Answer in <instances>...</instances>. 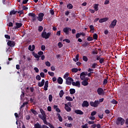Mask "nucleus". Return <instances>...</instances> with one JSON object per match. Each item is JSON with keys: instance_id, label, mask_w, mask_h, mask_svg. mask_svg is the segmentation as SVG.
<instances>
[{"instance_id": "64", "label": "nucleus", "mask_w": 128, "mask_h": 128, "mask_svg": "<svg viewBox=\"0 0 128 128\" xmlns=\"http://www.w3.org/2000/svg\"><path fill=\"white\" fill-rule=\"evenodd\" d=\"M82 128H88V124H85L84 125L82 126Z\"/></svg>"}, {"instance_id": "58", "label": "nucleus", "mask_w": 128, "mask_h": 128, "mask_svg": "<svg viewBox=\"0 0 128 128\" xmlns=\"http://www.w3.org/2000/svg\"><path fill=\"white\" fill-rule=\"evenodd\" d=\"M90 30H94V25H90Z\"/></svg>"}, {"instance_id": "38", "label": "nucleus", "mask_w": 128, "mask_h": 128, "mask_svg": "<svg viewBox=\"0 0 128 128\" xmlns=\"http://www.w3.org/2000/svg\"><path fill=\"white\" fill-rule=\"evenodd\" d=\"M16 12H18V11H15L14 10H12L10 12V15L12 16V14H16Z\"/></svg>"}, {"instance_id": "30", "label": "nucleus", "mask_w": 128, "mask_h": 128, "mask_svg": "<svg viewBox=\"0 0 128 128\" xmlns=\"http://www.w3.org/2000/svg\"><path fill=\"white\" fill-rule=\"evenodd\" d=\"M70 76V73L68 72H66L64 76V80H66L68 78V76Z\"/></svg>"}, {"instance_id": "1", "label": "nucleus", "mask_w": 128, "mask_h": 128, "mask_svg": "<svg viewBox=\"0 0 128 128\" xmlns=\"http://www.w3.org/2000/svg\"><path fill=\"white\" fill-rule=\"evenodd\" d=\"M52 34V32H48L46 33V30H44L41 34V36L43 38H45V40H48V38H50V35Z\"/></svg>"}, {"instance_id": "49", "label": "nucleus", "mask_w": 128, "mask_h": 128, "mask_svg": "<svg viewBox=\"0 0 128 128\" xmlns=\"http://www.w3.org/2000/svg\"><path fill=\"white\" fill-rule=\"evenodd\" d=\"M96 112L93 111L91 112L90 116H96Z\"/></svg>"}, {"instance_id": "56", "label": "nucleus", "mask_w": 128, "mask_h": 128, "mask_svg": "<svg viewBox=\"0 0 128 128\" xmlns=\"http://www.w3.org/2000/svg\"><path fill=\"white\" fill-rule=\"evenodd\" d=\"M41 50H42L43 52L44 51V50H46V46L44 45H42L41 46Z\"/></svg>"}, {"instance_id": "28", "label": "nucleus", "mask_w": 128, "mask_h": 128, "mask_svg": "<svg viewBox=\"0 0 128 128\" xmlns=\"http://www.w3.org/2000/svg\"><path fill=\"white\" fill-rule=\"evenodd\" d=\"M66 100H68V102H72L73 100L72 98L68 96H66Z\"/></svg>"}, {"instance_id": "3", "label": "nucleus", "mask_w": 128, "mask_h": 128, "mask_svg": "<svg viewBox=\"0 0 128 128\" xmlns=\"http://www.w3.org/2000/svg\"><path fill=\"white\" fill-rule=\"evenodd\" d=\"M40 112L42 114V116H39V118H41L42 120H46V112L42 110V108L40 109Z\"/></svg>"}, {"instance_id": "2", "label": "nucleus", "mask_w": 128, "mask_h": 128, "mask_svg": "<svg viewBox=\"0 0 128 128\" xmlns=\"http://www.w3.org/2000/svg\"><path fill=\"white\" fill-rule=\"evenodd\" d=\"M28 16H30L32 18L31 22H34L36 20V19L38 18V16H36V14H34V12H30L28 14Z\"/></svg>"}, {"instance_id": "61", "label": "nucleus", "mask_w": 128, "mask_h": 128, "mask_svg": "<svg viewBox=\"0 0 128 128\" xmlns=\"http://www.w3.org/2000/svg\"><path fill=\"white\" fill-rule=\"evenodd\" d=\"M34 70H35L36 72H40V70H38V68L35 67L34 68Z\"/></svg>"}, {"instance_id": "42", "label": "nucleus", "mask_w": 128, "mask_h": 128, "mask_svg": "<svg viewBox=\"0 0 128 128\" xmlns=\"http://www.w3.org/2000/svg\"><path fill=\"white\" fill-rule=\"evenodd\" d=\"M99 62L101 64H104V58H101L99 60Z\"/></svg>"}, {"instance_id": "14", "label": "nucleus", "mask_w": 128, "mask_h": 128, "mask_svg": "<svg viewBox=\"0 0 128 128\" xmlns=\"http://www.w3.org/2000/svg\"><path fill=\"white\" fill-rule=\"evenodd\" d=\"M80 78L82 80H84V79L86 78V72H82L80 74Z\"/></svg>"}, {"instance_id": "9", "label": "nucleus", "mask_w": 128, "mask_h": 128, "mask_svg": "<svg viewBox=\"0 0 128 128\" xmlns=\"http://www.w3.org/2000/svg\"><path fill=\"white\" fill-rule=\"evenodd\" d=\"M66 80V84L68 86H70L72 84V82H74V79L70 77H68Z\"/></svg>"}, {"instance_id": "40", "label": "nucleus", "mask_w": 128, "mask_h": 128, "mask_svg": "<svg viewBox=\"0 0 128 128\" xmlns=\"http://www.w3.org/2000/svg\"><path fill=\"white\" fill-rule=\"evenodd\" d=\"M48 100L50 102H52V94H50L48 96Z\"/></svg>"}, {"instance_id": "31", "label": "nucleus", "mask_w": 128, "mask_h": 128, "mask_svg": "<svg viewBox=\"0 0 128 128\" xmlns=\"http://www.w3.org/2000/svg\"><path fill=\"white\" fill-rule=\"evenodd\" d=\"M65 126H66L67 128H72V124H68V122H66L65 124Z\"/></svg>"}, {"instance_id": "50", "label": "nucleus", "mask_w": 128, "mask_h": 128, "mask_svg": "<svg viewBox=\"0 0 128 128\" xmlns=\"http://www.w3.org/2000/svg\"><path fill=\"white\" fill-rule=\"evenodd\" d=\"M83 60H84V62H88V57H86V56H84Z\"/></svg>"}, {"instance_id": "21", "label": "nucleus", "mask_w": 128, "mask_h": 128, "mask_svg": "<svg viewBox=\"0 0 128 128\" xmlns=\"http://www.w3.org/2000/svg\"><path fill=\"white\" fill-rule=\"evenodd\" d=\"M32 54L36 58H37V60H40V56H38V54H36V53L32 52Z\"/></svg>"}, {"instance_id": "35", "label": "nucleus", "mask_w": 128, "mask_h": 128, "mask_svg": "<svg viewBox=\"0 0 128 128\" xmlns=\"http://www.w3.org/2000/svg\"><path fill=\"white\" fill-rule=\"evenodd\" d=\"M72 72H78V68H73L72 69Z\"/></svg>"}, {"instance_id": "55", "label": "nucleus", "mask_w": 128, "mask_h": 128, "mask_svg": "<svg viewBox=\"0 0 128 128\" xmlns=\"http://www.w3.org/2000/svg\"><path fill=\"white\" fill-rule=\"evenodd\" d=\"M4 37L6 38H7L8 40H10V36L8 34H5Z\"/></svg>"}, {"instance_id": "52", "label": "nucleus", "mask_w": 128, "mask_h": 128, "mask_svg": "<svg viewBox=\"0 0 128 128\" xmlns=\"http://www.w3.org/2000/svg\"><path fill=\"white\" fill-rule=\"evenodd\" d=\"M45 64H46V66H50V62L48 61L46 62Z\"/></svg>"}, {"instance_id": "29", "label": "nucleus", "mask_w": 128, "mask_h": 128, "mask_svg": "<svg viewBox=\"0 0 128 128\" xmlns=\"http://www.w3.org/2000/svg\"><path fill=\"white\" fill-rule=\"evenodd\" d=\"M79 56H80V54H77L76 55V58H74L73 60L74 62H76L78 61V58H79Z\"/></svg>"}, {"instance_id": "11", "label": "nucleus", "mask_w": 128, "mask_h": 128, "mask_svg": "<svg viewBox=\"0 0 128 128\" xmlns=\"http://www.w3.org/2000/svg\"><path fill=\"white\" fill-rule=\"evenodd\" d=\"M116 20H114L110 25V28H114L116 26Z\"/></svg>"}, {"instance_id": "25", "label": "nucleus", "mask_w": 128, "mask_h": 128, "mask_svg": "<svg viewBox=\"0 0 128 128\" xmlns=\"http://www.w3.org/2000/svg\"><path fill=\"white\" fill-rule=\"evenodd\" d=\"M82 86H88V81H86V80H84L82 82Z\"/></svg>"}, {"instance_id": "24", "label": "nucleus", "mask_w": 128, "mask_h": 128, "mask_svg": "<svg viewBox=\"0 0 128 128\" xmlns=\"http://www.w3.org/2000/svg\"><path fill=\"white\" fill-rule=\"evenodd\" d=\"M98 4H94V10H95V12H98Z\"/></svg>"}, {"instance_id": "12", "label": "nucleus", "mask_w": 128, "mask_h": 128, "mask_svg": "<svg viewBox=\"0 0 128 128\" xmlns=\"http://www.w3.org/2000/svg\"><path fill=\"white\" fill-rule=\"evenodd\" d=\"M16 26L14 27V30H18V28H22V24L16 22Z\"/></svg>"}, {"instance_id": "63", "label": "nucleus", "mask_w": 128, "mask_h": 128, "mask_svg": "<svg viewBox=\"0 0 128 128\" xmlns=\"http://www.w3.org/2000/svg\"><path fill=\"white\" fill-rule=\"evenodd\" d=\"M40 76L41 78H44V73L43 72H41L40 73Z\"/></svg>"}, {"instance_id": "46", "label": "nucleus", "mask_w": 128, "mask_h": 128, "mask_svg": "<svg viewBox=\"0 0 128 128\" xmlns=\"http://www.w3.org/2000/svg\"><path fill=\"white\" fill-rule=\"evenodd\" d=\"M36 80H42V78L40 75H37L36 76Z\"/></svg>"}, {"instance_id": "60", "label": "nucleus", "mask_w": 128, "mask_h": 128, "mask_svg": "<svg viewBox=\"0 0 128 128\" xmlns=\"http://www.w3.org/2000/svg\"><path fill=\"white\" fill-rule=\"evenodd\" d=\"M38 54L40 56H42V54H44V52L42 51H40L38 52Z\"/></svg>"}, {"instance_id": "59", "label": "nucleus", "mask_w": 128, "mask_h": 128, "mask_svg": "<svg viewBox=\"0 0 128 128\" xmlns=\"http://www.w3.org/2000/svg\"><path fill=\"white\" fill-rule=\"evenodd\" d=\"M63 42H68V44H70V40L68 39H64L63 40Z\"/></svg>"}, {"instance_id": "57", "label": "nucleus", "mask_w": 128, "mask_h": 128, "mask_svg": "<svg viewBox=\"0 0 128 128\" xmlns=\"http://www.w3.org/2000/svg\"><path fill=\"white\" fill-rule=\"evenodd\" d=\"M92 54H98V52L96 50H94L92 51Z\"/></svg>"}, {"instance_id": "41", "label": "nucleus", "mask_w": 128, "mask_h": 128, "mask_svg": "<svg viewBox=\"0 0 128 128\" xmlns=\"http://www.w3.org/2000/svg\"><path fill=\"white\" fill-rule=\"evenodd\" d=\"M88 46V42H86L84 44H82V46H84V48H86Z\"/></svg>"}, {"instance_id": "48", "label": "nucleus", "mask_w": 128, "mask_h": 128, "mask_svg": "<svg viewBox=\"0 0 128 128\" xmlns=\"http://www.w3.org/2000/svg\"><path fill=\"white\" fill-rule=\"evenodd\" d=\"M43 122H44V124H46V126H48V124H50V122H48V121H46V119L43 120Z\"/></svg>"}, {"instance_id": "6", "label": "nucleus", "mask_w": 128, "mask_h": 128, "mask_svg": "<svg viewBox=\"0 0 128 128\" xmlns=\"http://www.w3.org/2000/svg\"><path fill=\"white\" fill-rule=\"evenodd\" d=\"M44 14L42 12H40L38 14V16H37V19L38 22H42L44 20Z\"/></svg>"}, {"instance_id": "27", "label": "nucleus", "mask_w": 128, "mask_h": 128, "mask_svg": "<svg viewBox=\"0 0 128 128\" xmlns=\"http://www.w3.org/2000/svg\"><path fill=\"white\" fill-rule=\"evenodd\" d=\"M56 116H58V120H60V122H62V116H60V114L58 113Z\"/></svg>"}, {"instance_id": "37", "label": "nucleus", "mask_w": 128, "mask_h": 128, "mask_svg": "<svg viewBox=\"0 0 128 128\" xmlns=\"http://www.w3.org/2000/svg\"><path fill=\"white\" fill-rule=\"evenodd\" d=\"M111 104H118V101L116 100L113 99L112 101H111Z\"/></svg>"}, {"instance_id": "44", "label": "nucleus", "mask_w": 128, "mask_h": 128, "mask_svg": "<svg viewBox=\"0 0 128 128\" xmlns=\"http://www.w3.org/2000/svg\"><path fill=\"white\" fill-rule=\"evenodd\" d=\"M108 78H106L104 79L103 82V84L106 85V84H108Z\"/></svg>"}, {"instance_id": "23", "label": "nucleus", "mask_w": 128, "mask_h": 128, "mask_svg": "<svg viewBox=\"0 0 128 128\" xmlns=\"http://www.w3.org/2000/svg\"><path fill=\"white\" fill-rule=\"evenodd\" d=\"M58 106L56 105H54L53 108H54V110H56V112H60V108H58Z\"/></svg>"}, {"instance_id": "15", "label": "nucleus", "mask_w": 128, "mask_h": 128, "mask_svg": "<svg viewBox=\"0 0 128 128\" xmlns=\"http://www.w3.org/2000/svg\"><path fill=\"white\" fill-rule=\"evenodd\" d=\"M108 18H104L99 20V22H100V24H102V22H108Z\"/></svg>"}, {"instance_id": "43", "label": "nucleus", "mask_w": 128, "mask_h": 128, "mask_svg": "<svg viewBox=\"0 0 128 128\" xmlns=\"http://www.w3.org/2000/svg\"><path fill=\"white\" fill-rule=\"evenodd\" d=\"M42 30H44V27H42V26H40L38 28V31L40 32H42Z\"/></svg>"}, {"instance_id": "33", "label": "nucleus", "mask_w": 128, "mask_h": 128, "mask_svg": "<svg viewBox=\"0 0 128 128\" xmlns=\"http://www.w3.org/2000/svg\"><path fill=\"white\" fill-rule=\"evenodd\" d=\"M70 94H76V90L74 88L70 89Z\"/></svg>"}, {"instance_id": "17", "label": "nucleus", "mask_w": 128, "mask_h": 128, "mask_svg": "<svg viewBox=\"0 0 128 128\" xmlns=\"http://www.w3.org/2000/svg\"><path fill=\"white\" fill-rule=\"evenodd\" d=\"M58 83L59 84H62V82H64V80H62V78L61 77H58L57 80Z\"/></svg>"}, {"instance_id": "45", "label": "nucleus", "mask_w": 128, "mask_h": 128, "mask_svg": "<svg viewBox=\"0 0 128 128\" xmlns=\"http://www.w3.org/2000/svg\"><path fill=\"white\" fill-rule=\"evenodd\" d=\"M31 112L32 114H38V112L34 109H31Z\"/></svg>"}, {"instance_id": "5", "label": "nucleus", "mask_w": 128, "mask_h": 128, "mask_svg": "<svg viewBox=\"0 0 128 128\" xmlns=\"http://www.w3.org/2000/svg\"><path fill=\"white\" fill-rule=\"evenodd\" d=\"M90 104L91 106H93V108H98V104H100V102H98V100H96L94 102H90Z\"/></svg>"}, {"instance_id": "16", "label": "nucleus", "mask_w": 128, "mask_h": 128, "mask_svg": "<svg viewBox=\"0 0 128 128\" xmlns=\"http://www.w3.org/2000/svg\"><path fill=\"white\" fill-rule=\"evenodd\" d=\"M65 106V110L66 111H67L68 112H70V110H72V108L68 106V105L66 104H64Z\"/></svg>"}, {"instance_id": "10", "label": "nucleus", "mask_w": 128, "mask_h": 128, "mask_svg": "<svg viewBox=\"0 0 128 128\" xmlns=\"http://www.w3.org/2000/svg\"><path fill=\"white\" fill-rule=\"evenodd\" d=\"M72 30V28L68 27H66L63 28V32H65L66 34H69L70 32Z\"/></svg>"}, {"instance_id": "54", "label": "nucleus", "mask_w": 128, "mask_h": 128, "mask_svg": "<svg viewBox=\"0 0 128 128\" xmlns=\"http://www.w3.org/2000/svg\"><path fill=\"white\" fill-rule=\"evenodd\" d=\"M98 116L99 118H100V120H102V118H104V114H98Z\"/></svg>"}, {"instance_id": "4", "label": "nucleus", "mask_w": 128, "mask_h": 128, "mask_svg": "<svg viewBox=\"0 0 128 128\" xmlns=\"http://www.w3.org/2000/svg\"><path fill=\"white\" fill-rule=\"evenodd\" d=\"M121 124V126H124V119L122 118V117H118L116 121V124Z\"/></svg>"}, {"instance_id": "32", "label": "nucleus", "mask_w": 128, "mask_h": 128, "mask_svg": "<svg viewBox=\"0 0 128 128\" xmlns=\"http://www.w3.org/2000/svg\"><path fill=\"white\" fill-rule=\"evenodd\" d=\"M64 92L63 90H61L60 92H59V96L60 98H62V96H64Z\"/></svg>"}, {"instance_id": "62", "label": "nucleus", "mask_w": 128, "mask_h": 128, "mask_svg": "<svg viewBox=\"0 0 128 128\" xmlns=\"http://www.w3.org/2000/svg\"><path fill=\"white\" fill-rule=\"evenodd\" d=\"M125 124H126V128H128V118L126 120Z\"/></svg>"}, {"instance_id": "47", "label": "nucleus", "mask_w": 128, "mask_h": 128, "mask_svg": "<svg viewBox=\"0 0 128 128\" xmlns=\"http://www.w3.org/2000/svg\"><path fill=\"white\" fill-rule=\"evenodd\" d=\"M94 40V38H92V37H90V36H88V38H87V40L88 42H92V40Z\"/></svg>"}, {"instance_id": "7", "label": "nucleus", "mask_w": 128, "mask_h": 128, "mask_svg": "<svg viewBox=\"0 0 128 128\" xmlns=\"http://www.w3.org/2000/svg\"><path fill=\"white\" fill-rule=\"evenodd\" d=\"M97 92L99 96H102V94H104V91L102 88H98Z\"/></svg>"}, {"instance_id": "53", "label": "nucleus", "mask_w": 128, "mask_h": 128, "mask_svg": "<svg viewBox=\"0 0 128 128\" xmlns=\"http://www.w3.org/2000/svg\"><path fill=\"white\" fill-rule=\"evenodd\" d=\"M63 46L64 45L62 44L60 42H59L58 43V46L59 48H62Z\"/></svg>"}, {"instance_id": "8", "label": "nucleus", "mask_w": 128, "mask_h": 128, "mask_svg": "<svg viewBox=\"0 0 128 128\" xmlns=\"http://www.w3.org/2000/svg\"><path fill=\"white\" fill-rule=\"evenodd\" d=\"M7 44L8 46H10V48H14V46H16V42L14 41L8 40V42H7Z\"/></svg>"}, {"instance_id": "13", "label": "nucleus", "mask_w": 128, "mask_h": 128, "mask_svg": "<svg viewBox=\"0 0 128 128\" xmlns=\"http://www.w3.org/2000/svg\"><path fill=\"white\" fill-rule=\"evenodd\" d=\"M90 106V104H88V102L87 100H84L82 104V108H88Z\"/></svg>"}, {"instance_id": "36", "label": "nucleus", "mask_w": 128, "mask_h": 128, "mask_svg": "<svg viewBox=\"0 0 128 128\" xmlns=\"http://www.w3.org/2000/svg\"><path fill=\"white\" fill-rule=\"evenodd\" d=\"M96 66H98V64H96V63H94L92 64L91 68H96Z\"/></svg>"}, {"instance_id": "18", "label": "nucleus", "mask_w": 128, "mask_h": 128, "mask_svg": "<svg viewBox=\"0 0 128 128\" xmlns=\"http://www.w3.org/2000/svg\"><path fill=\"white\" fill-rule=\"evenodd\" d=\"M44 79L42 80L41 82H38V86H40V88H42V86H44Z\"/></svg>"}, {"instance_id": "34", "label": "nucleus", "mask_w": 128, "mask_h": 128, "mask_svg": "<svg viewBox=\"0 0 128 128\" xmlns=\"http://www.w3.org/2000/svg\"><path fill=\"white\" fill-rule=\"evenodd\" d=\"M76 86H78V88H80V81H76Z\"/></svg>"}, {"instance_id": "20", "label": "nucleus", "mask_w": 128, "mask_h": 128, "mask_svg": "<svg viewBox=\"0 0 128 128\" xmlns=\"http://www.w3.org/2000/svg\"><path fill=\"white\" fill-rule=\"evenodd\" d=\"M75 114H84V112L82 111V110H74Z\"/></svg>"}, {"instance_id": "26", "label": "nucleus", "mask_w": 128, "mask_h": 128, "mask_svg": "<svg viewBox=\"0 0 128 128\" xmlns=\"http://www.w3.org/2000/svg\"><path fill=\"white\" fill-rule=\"evenodd\" d=\"M72 8H74V6L72 4L70 3V4H67V8L68 10L72 9Z\"/></svg>"}, {"instance_id": "39", "label": "nucleus", "mask_w": 128, "mask_h": 128, "mask_svg": "<svg viewBox=\"0 0 128 128\" xmlns=\"http://www.w3.org/2000/svg\"><path fill=\"white\" fill-rule=\"evenodd\" d=\"M48 74L50 76H54V72H48Z\"/></svg>"}, {"instance_id": "22", "label": "nucleus", "mask_w": 128, "mask_h": 128, "mask_svg": "<svg viewBox=\"0 0 128 128\" xmlns=\"http://www.w3.org/2000/svg\"><path fill=\"white\" fill-rule=\"evenodd\" d=\"M35 128H42V125L40 124V123L37 122L34 125Z\"/></svg>"}, {"instance_id": "51", "label": "nucleus", "mask_w": 128, "mask_h": 128, "mask_svg": "<svg viewBox=\"0 0 128 128\" xmlns=\"http://www.w3.org/2000/svg\"><path fill=\"white\" fill-rule=\"evenodd\" d=\"M93 38L94 40H98V34H94L93 36Z\"/></svg>"}, {"instance_id": "19", "label": "nucleus", "mask_w": 128, "mask_h": 128, "mask_svg": "<svg viewBox=\"0 0 128 128\" xmlns=\"http://www.w3.org/2000/svg\"><path fill=\"white\" fill-rule=\"evenodd\" d=\"M48 81L46 80L45 82L44 86V90H48Z\"/></svg>"}]
</instances>
